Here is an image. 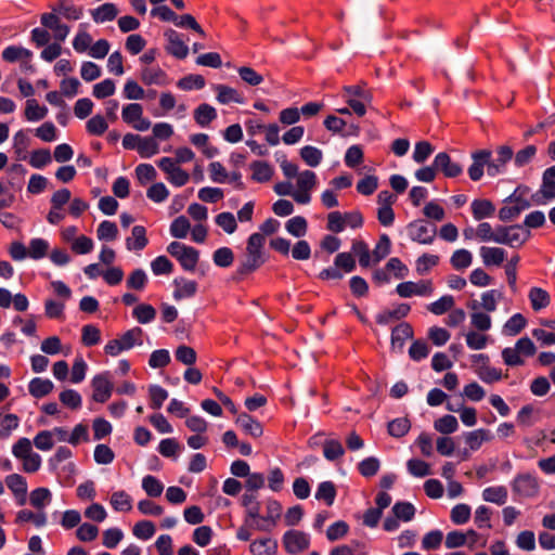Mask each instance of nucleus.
I'll return each instance as SVG.
<instances>
[{
  "label": "nucleus",
  "mask_w": 555,
  "mask_h": 555,
  "mask_svg": "<svg viewBox=\"0 0 555 555\" xmlns=\"http://www.w3.org/2000/svg\"><path fill=\"white\" fill-rule=\"evenodd\" d=\"M391 242L387 234H382L371 256L374 263L379 262L390 253Z\"/></svg>",
  "instance_id": "obj_46"
},
{
  "label": "nucleus",
  "mask_w": 555,
  "mask_h": 555,
  "mask_svg": "<svg viewBox=\"0 0 555 555\" xmlns=\"http://www.w3.org/2000/svg\"><path fill=\"white\" fill-rule=\"evenodd\" d=\"M413 336L412 326L409 323H400L397 325L391 333V345L392 347L402 348L405 340Z\"/></svg>",
  "instance_id": "obj_34"
},
{
  "label": "nucleus",
  "mask_w": 555,
  "mask_h": 555,
  "mask_svg": "<svg viewBox=\"0 0 555 555\" xmlns=\"http://www.w3.org/2000/svg\"><path fill=\"white\" fill-rule=\"evenodd\" d=\"M147 243L146 230L143 225H134L131 236L126 240V246L129 250H142Z\"/></svg>",
  "instance_id": "obj_25"
},
{
  "label": "nucleus",
  "mask_w": 555,
  "mask_h": 555,
  "mask_svg": "<svg viewBox=\"0 0 555 555\" xmlns=\"http://www.w3.org/2000/svg\"><path fill=\"white\" fill-rule=\"evenodd\" d=\"M157 166L166 173V179L175 186H183L190 179V175L171 157H162L157 160Z\"/></svg>",
  "instance_id": "obj_7"
},
{
  "label": "nucleus",
  "mask_w": 555,
  "mask_h": 555,
  "mask_svg": "<svg viewBox=\"0 0 555 555\" xmlns=\"http://www.w3.org/2000/svg\"><path fill=\"white\" fill-rule=\"evenodd\" d=\"M142 488L152 498L159 496L164 491V485L152 475H147L142 479Z\"/></svg>",
  "instance_id": "obj_55"
},
{
  "label": "nucleus",
  "mask_w": 555,
  "mask_h": 555,
  "mask_svg": "<svg viewBox=\"0 0 555 555\" xmlns=\"http://www.w3.org/2000/svg\"><path fill=\"white\" fill-rule=\"evenodd\" d=\"M476 373L478 377L487 384H492L502 379L501 370L489 366L488 363L478 366L476 369Z\"/></svg>",
  "instance_id": "obj_51"
},
{
  "label": "nucleus",
  "mask_w": 555,
  "mask_h": 555,
  "mask_svg": "<svg viewBox=\"0 0 555 555\" xmlns=\"http://www.w3.org/2000/svg\"><path fill=\"white\" fill-rule=\"evenodd\" d=\"M141 80L147 86H164L168 82L166 73L158 66L143 68L141 70Z\"/></svg>",
  "instance_id": "obj_24"
},
{
  "label": "nucleus",
  "mask_w": 555,
  "mask_h": 555,
  "mask_svg": "<svg viewBox=\"0 0 555 555\" xmlns=\"http://www.w3.org/2000/svg\"><path fill=\"white\" fill-rule=\"evenodd\" d=\"M101 340V332L100 330L92 325H85L81 330V341L85 346H94L98 345Z\"/></svg>",
  "instance_id": "obj_61"
},
{
  "label": "nucleus",
  "mask_w": 555,
  "mask_h": 555,
  "mask_svg": "<svg viewBox=\"0 0 555 555\" xmlns=\"http://www.w3.org/2000/svg\"><path fill=\"white\" fill-rule=\"evenodd\" d=\"M397 294L402 298L412 296H430L434 293V285L430 280H422L420 282H402L396 287Z\"/></svg>",
  "instance_id": "obj_9"
},
{
  "label": "nucleus",
  "mask_w": 555,
  "mask_h": 555,
  "mask_svg": "<svg viewBox=\"0 0 555 555\" xmlns=\"http://www.w3.org/2000/svg\"><path fill=\"white\" fill-rule=\"evenodd\" d=\"M492 152L490 150H477L472 153L473 163L468 167V176L473 181H479L485 173V167L488 169L489 158Z\"/></svg>",
  "instance_id": "obj_15"
},
{
  "label": "nucleus",
  "mask_w": 555,
  "mask_h": 555,
  "mask_svg": "<svg viewBox=\"0 0 555 555\" xmlns=\"http://www.w3.org/2000/svg\"><path fill=\"white\" fill-rule=\"evenodd\" d=\"M111 505L117 512H129L132 509V500L127 492L119 490L112 493Z\"/></svg>",
  "instance_id": "obj_39"
},
{
  "label": "nucleus",
  "mask_w": 555,
  "mask_h": 555,
  "mask_svg": "<svg viewBox=\"0 0 555 555\" xmlns=\"http://www.w3.org/2000/svg\"><path fill=\"white\" fill-rule=\"evenodd\" d=\"M31 52L28 49L16 46H9L2 51V57L9 63H14L18 60L30 59Z\"/></svg>",
  "instance_id": "obj_48"
},
{
  "label": "nucleus",
  "mask_w": 555,
  "mask_h": 555,
  "mask_svg": "<svg viewBox=\"0 0 555 555\" xmlns=\"http://www.w3.org/2000/svg\"><path fill=\"white\" fill-rule=\"evenodd\" d=\"M482 499L487 502L503 505L507 500V490L503 486L486 488L482 491Z\"/></svg>",
  "instance_id": "obj_41"
},
{
  "label": "nucleus",
  "mask_w": 555,
  "mask_h": 555,
  "mask_svg": "<svg viewBox=\"0 0 555 555\" xmlns=\"http://www.w3.org/2000/svg\"><path fill=\"white\" fill-rule=\"evenodd\" d=\"M408 235L413 242L429 245L435 241L437 228L424 220H415L409 223Z\"/></svg>",
  "instance_id": "obj_6"
},
{
  "label": "nucleus",
  "mask_w": 555,
  "mask_h": 555,
  "mask_svg": "<svg viewBox=\"0 0 555 555\" xmlns=\"http://www.w3.org/2000/svg\"><path fill=\"white\" fill-rule=\"evenodd\" d=\"M307 220L301 216L291 218L286 222V230L296 237L304 236L307 232Z\"/></svg>",
  "instance_id": "obj_63"
},
{
  "label": "nucleus",
  "mask_w": 555,
  "mask_h": 555,
  "mask_svg": "<svg viewBox=\"0 0 555 555\" xmlns=\"http://www.w3.org/2000/svg\"><path fill=\"white\" fill-rule=\"evenodd\" d=\"M490 430L479 428L464 435V440L472 451H477L483 442L492 440Z\"/></svg>",
  "instance_id": "obj_23"
},
{
  "label": "nucleus",
  "mask_w": 555,
  "mask_h": 555,
  "mask_svg": "<svg viewBox=\"0 0 555 555\" xmlns=\"http://www.w3.org/2000/svg\"><path fill=\"white\" fill-rule=\"evenodd\" d=\"M236 424L246 434L250 435L254 438L260 437L262 435L263 430L261 424L246 413H242L237 416Z\"/></svg>",
  "instance_id": "obj_27"
},
{
  "label": "nucleus",
  "mask_w": 555,
  "mask_h": 555,
  "mask_svg": "<svg viewBox=\"0 0 555 555\" xmlns=\"http://www.w3.org/2000/svg\"><path fill=\"white\" fill-rule=\"evenodd\" d=\"M49 243L43 238H33L27 247V256L33 259H41L47 256Z\"/></svg>",
  "instance_id": "obj_45"
},
{
  "label": "nucleus",
  "mask_w": 555,
  "mask_h": 555,
  "mask_svg": "<svg viewBox=\"0 0 555 555\" xmlns=\"http://www.w3.org/2000/svg\"><path fill=\"white\" fill-rule=\"evenodd\" d=\"M51 10L69 21H77L83 14L82 8L67 3L63 0H60L55 5H51Z\"/></svg>",
  "instance_id": "obj_32"
},
{
  "label": "nucleus",
  "mask_w": 555,
  "mask_h": 555,
  "mask_svg": "<svg viewBox=\"0 0 555 555\" xmlns=\"http://www.w3.org/2000/svg\"><path fill=\"white\" fill-rule=\"evenodd\" d=\"M86 128L92 135H102L107 130L108 124L102 115H95L87 121Z\"/></svg>",
  "instance_id": "obj_62"
},
{
  "label": "nucleus",
  "mask_w": 555,
  "mask_h": 555,
  "mask_svg": "<svg viewBox=\"0 0 555 555\" xmlns=\"http://www.w3.org/2000/svg\"><path fill=\"white\" fill-rule=\"evenodd\" d=\"M454 304V298L451 295H444L440 297L438 300L428 305L427 309L436 315H441L447 311L451 310Z\"/></svg>",
  "instance_id": "obj_53"
},
{
  "label": "nucleus",
  "mask_w": 555,
  "mask_h": 555,
  "mask_svg": "<svg viewBox=\"0 0 555 555\" xmlns=\"http://www.w3.org/2000/svg\"><path fill=\"white\" fill-rule=\"evenodd\" d=\"M92 41L91 35L86 30V25L81 24L73 40V48L78 53H85L90 50Z\"/></svg>",
  "instance_id": "obj_38"
},
{
  "label": "nucleus",
  "mask_w": 555,
  "mask_h": 555,
  "mask_svg": "<svg viewBox=\"0 0 555 555\" xmlns=\"http://www.w3.org/2000/svg\"><path fill=\"white\" fill-rule=\"evenodd\" d=\"M40 22L47 29L52 30L55 41L63 42L69 34V27L61 22L59 14L53 10L43 13Z\"/></svg>",
  "instance_id": "obj_13"
},
{
  "label": "nucleus",
  "mask_w": 555,
  "mask_h": 555,
  "mask_svg": "<svg viewBox=\"0 0 555 555\" xmlns=\"http://www.w3.org/2000/svg\"><path fill=\"white\" fill-rule=\"evenodd\" d=\"M217 118V111L214 106L203 103L194 109V120L201 127H207Z\"/></svg>",
  "instance_id": "obj_30"
},
{
  "label": "nucleus",
  "mask_w": 555,
  "mask_h": 555,
  "mask_svg": "<svg viewBox=\"0 0 555 555\" xmlns=\"http://www.w3.org/2000/svg\"><path fill=\"white\" fill-rule=\"evenodd\" d=\"M434 167L441 171L447 178H456L463 172L462 166L453 162L446 152H440L435 156Z\"/></svg>",
  "instance_id": "obj_17"
},
{
  "label": "nucleus",
  "mask_w": 555,
  "mask_h": 555,
  "mask_svg": "<svg viewBox=\"0 0 555 555\" xmlns=\"http://www.w3.org/2000/svg\"><path fill=\"white\" fill-rule=\"evenodd\" d=\"M96 235L101 241H114L118 235L117 225L112 221L104 220L99 224Z\"/></svg>",
  "instance_id": "obj_56"
},
{
  "label": "nucleus",
  "mask_w": 555,
  "mask_h": 555,
  "mask_svg": "<svg viewBox=\"0 0 555 555\" xmlns=\"http://www.w3.org/2000/svg\"><path fill=\"white\" fill-rule=\"evenodd\" d=\"M530 236V232L519 224L499 225V237L496 244L507 245L509 247L521 246Z\"/></svg>",
  "instance_id": "obj_5"
},
{
  "label": "nucleus",
  "mask_w": 555,
  "mask_h": 555,
  "mask_svg": "<svg viewBox=\"0 0 555 555\" xmlns=\"http://www.w3.org/2000/svg\"><path fill=\"white\" fill-rule=\"evenodd\" d=\"M494 211V205L488 199H475L472 203V212L476 220H482L491 217Z\"/></svg>",
  "instance_id": "obj_35"
},
{
  "label": "nucleus",
  "mask_w": 555,
  "mask_h": 555,
  "mask_svg": "<svg viewBox=\"0 0 555 555\" xmlns=\"http://www.w3.org/2000/svg\"><path fill=\"white\" fill-rule=\"evenodd\" d=\"M351 250L358 256L361 267L366 268L370 266L372 256L365 242L353 241Z\"/></svg>",
  "instance_id": "obj_57"
},
{
  "label": "nucleus",
  "mask_w": 555,
  "mask_h": 555,
  "mask_svg": "<svg viewBox=\"0 0 555 555\" xmlns=\"http://www.w3.org/2000/svg\"><path fill=\"white\" fill-rule=\"evenodd\" d=\"M176 289L173 297L176 299L193 297L197 292V283L195 281L186 280L184 278L175 280Z\"/></svg>",
  "instance_id": "obj_29"
},
{
  "label": "nucleus",
  "mask_w": 555,
  "mask_h": 555,
  "mask_svg": "<svg viewBox=\"0 0 555 555\" xmlns=\"http://www.w3.org/2000/svg\"><path fill=\"white\" fill-rule=\"evenodd\" d=\"M278 548V541L269 537L256 539L249 544L251 555H276Z\"/></svg>",
  "instance_id": "obj_19"
},
{
  "label": "nucleus",
  "mask_w": 555,
  "mask_h": 555,
  "mask_svg": "<svg viewBox=\"0 0 555 555\" xmlns=\"http://www.w3.org/2000/svg\"><path fill=\"white\" fill-rule=\"evenodd\" d=\"M473 255L467 249H457L451 256L450 262L456 270H463L472 264Z\"/></svg>",
  "instance_id": "obj_50"
},
{
  "label": "nucleus",
  "mask_w": 555,
  "mask_h": 555,
  "mask_svg": "<svg viewBox=\"0 0 555 555\" xmlns=\"http://www.w3.org/2000/svg\"><path fill=\"white\" fill-rule=\"evenodd\" d=\"M300 156L304 162L310 167H317L322 160L321 150L307 145L300 150Z\"/></svg>",
  "instance_id": "obj_60"
},
{
  "label": "nucleus",
  "mask_w": 555,
  "mask_h": 555,
  "mask_svg": "<svg viewBox=\"0 0 555 555\" xmlns=\"http://www.w3.org/2000/svg\"><path fill=\"white\" fill-rule=\"evenodd\" d=\"M5 485L12 492L18 505H24L27 501V481L26 478L20 474H11L5 477Z\"/></svg>",
  "instance_id": "obj_16"
},
{
  "label": "nucleus",
  "mask_w": 555,
  "mask_h": 555,
  "mask_svg": "<svg viewBox=\"0 0 555 555\" xmlns=\"http://www.w3.org/2000/svg\"><path fill=\"white\" fill-rule=\"evenodd\" d=\"M143 345V331L141 327H132L125 332L118 338L109 340L105 347L104 352L111 357H117L124 351L130 350L134 346Z\"/></svg>",
  "instance_id": "obj_2"
},
{
  "label": "nucleus",
  "mask_w": 555,
  "mask_h": 555,
  "mask_svg": "<svg viewBox=\"0 0 555 555\" xmlns=\"http://www.w3.org/2000/svg\"><path fill=\"white\" fill-rule=\"evenodd\" d=\"M283 546L291 555H298L310 546V537L304 531L288 530L283 534Z\"/></svg>",
  "instance_id": "obj_8"
},
{
  "label": "nucleus",
  "mask_w": 555,
  "mask_h": 555,
  "mask_svg": "<svg viewBox=\"0 0 555 555\" xmlns=\"http://www.w3.org/2000/svg\"><path fill=\"white\" fill-rule=\"evenodd\" d=\"M132 314L139 323L146 324L155 319L156 310L151 305L141 304L133 309Z\"/></svg>",
  "instance_id": "obj_58"
},
{
  "label": "nucleus",
  "mask_w": 555,
  "mask_h": 555,
  "mask_svg": "<svg viewBox=\"0 0 555 555\" xmlns=\"http://www.w3.org/2000/svg\"><path fill=\"white\" fill-rule=\"evenodd\" d=\"M159 152V144L153 137H141L138 153L143 158H150Z\"/></svg>",
  "instance_id": "obj_47"
},
{
  "label": "nucleus",
  "mask_w": 555,
  "mask_h": 555,
  "mask_svg": "<svg viewBox=\"0 0 555 555\" xmlns=\"http://www.w3.org/2000/svg\"><path fill=\"white\" fill-rule=\"evenodd\" d=\"M411 310L409 304H399L392 310H385L376 315V322L382 325H387L395 320L405 318Z\"/></svg>",
  "instance_id": "obj_22"
},
{
  "label": "nucleus",
  "mask_w": 555,
  "mask_h": 555,
  "mask_svg": "<svg viewBox=\"0 0 555 555\" xmlns=\"http://www.w3.org/2000/svg\"><path fill=\"white\" fill-rule=\"evenodd\" d=\"M513 491L518 495L531 498L539 492V482L531 474H519L512 483Z\"/></svg>",
  "instance_id": "obj_14"
},
{
  "label": "nucleus",
  "mask_w": 555,
  "mask_h": 555,
  "mask_svg": "<svg viewBox=\"0 0 555 555\" xmlns=\"http://www.w3.org/2000/svg\"><path fill=\"white\" fill-rule=\"evenodd\" d=\"M167 251L180 262L185 271L195 270L199 253L194 247L186 246L180 242H171L167 247Z\"/></svg>",
  "instance_id": "obj_3"
},
{
  "label": "nucleus",
  "mask_w": 555,
  "mask_h": 555,
  "mask_svg": "<svg viewBox=\"0 0 555 555\" xmlns=\"http://www.w3.org/2000/svg\"><path fill=\"white\" fill-rule=\"evenodd\" d=\"M528 297L534 311L546 308L551 302L550 294L541 287H531Z\"/></svg>",
  "instance_id": "obj_31"
},
{
  "label": "nucleus",
  "mask_w": 555,
  "mask_h": 555,
  "mask_svg": "<svg viewBox=\"0 0 555 555\" xmlns=\"http://www.w3.org/2000/svg\"><path fill=\"white\" fill-rule=\"evenodd\" d=\"M434 428L443 435H450L457 430L459 422L455 416L448 414L436 420Z\"/></svg>",
  "instance_id": "obj_44"
},
{
  "label": "nucleus",
  "mask_w": 555,
  "mask_h": 555,
  "mask_svg": "<svg viewBox=\"0 0 555 555\" xmlns=\"http://www.w3.org/2000/svg\"><path fill=\"white\" fill-rule=\"evenodd\" d=\"M539 194H541L544 199L555 198V166L547 168L543 172Z\"/></svg>",
  "instance_id": "obj_26"
},
{
  "label": "nucleus",
  "mask_w": 555,
  "mask_h": 555,
  "mask_svg": "<svg viewBox=\"0 0 555 555\" xmlns=\"http://www.w3.org/2000/svg\"><path fill=\"white\" fill-rule=\"evenodd\" d=\"M296 180L294 201L298 204H309L311 192L317 185V175L311 170L301 171Z\"/></svg>",
  "instance_id": "obj_4"
},
{
  "label": "nucleus",
  "mask_w": 555,
  "mask_h": 555,
  "mask_svg": "<svg viewBox=\"0 0 555 555\" xmlns=\"http://www.w3.org/2000/svg\"><path fill=\"white\" fill-rule=\"evenodd\" d=\"M132 532L138 539L149 540L155 533V526L150 520H141L133 526Z\"/></svg>",
  "instance_id": "obj_64"
},
{
  "label": "nucleus",
  "mask_w": 555,
  "mask_h": 555,
  "mask_svg": "<svg viewBox=\"0 0 555 555\" xmlns=\"http://www.w3.org/2000/svg\"><path fill=\"white\" fill-rule=\"evenodd\" d=\"M48 114L46 106H40L35 99L26 101L25 117L29 121H38L43 119Z\"/></svg>",
  "instance_id": "obj_43"
},
{
  "label": "nucleus",
  "mask_w": 555,
  "mask_h": 555,
  "mask_svg": "<svg viewBox=\"0 0 555 555\" xmlns=\"http://www.w3.org/2000/svg\"><path fill=\"white\" fill-rule=\"evenodd\" d=\"M336 498V487L332 481H323L319 485L315 492V499L324 501L327 506H332Z\"/></svg>",
  "instance_id": "obj_42"
},
{
  "label": "nucleus",
  "mask_w": 555,
  "mask_h": 555,
  "mask_svg": "<svg viewBox=\"0 0 555 555\" xmlns=\"http://www.w3.org/2000/svg\"><path fill=\"white\" fill-rule=\"evenodd\" d=\"M282 506L275 500L267 502V515L256 522L255 528L259 531H270L275 527L278 519L281 516Z\"/></svg>",
  "instance_id": "obj_18"
},
{
  "label": "nucleus",
  "mask_w": 555,
  "mask_h": 555,
  "mask_svg": "<svg viewBox=\"0 0 555 555\" xmlns=\"http://www.w3.org/2000/svg\"><path fill=\"white\" fill-rule=\"evenodd\" d=\"M513 149L508 145H501L496 149V156L489 158L488 176L495 177L505 171L507 163L513 158Z\"/></svg>",
  "instance_id": "obj_12"
},
{
  "label": "nucleus",
  "mask_w": 555,
  "mask_h": 555,
  "mask_svg": "<svg viewBox=\"0 0 555 555\" xmlns=\"http://www.w3.org/2000/svg\"><path fill=\"white\" fill-rule=\"evenodd\" d=\"M250 169L253 170L251 179L260 183L269 181L273 176L272 167L266 162H254L250 164Z\"/></svg>",
  "instance_id": "obj_37"
},
{
  "label": "nucleus",
  "mask_w": 555,
  "mask_h": 555,
  "mask_svg": "<svg viewBox=\"0 0 555 555\" xmlns=\"http://www.w3.org/2000/svg\"><path fill=\"white\" fill-rule=\"evenodd\" d=\"M392 513L398 519L403 521H410L413 519L415 515V508L413 504L409 502H397L392 506Z\"/></svg>",
  "instance_id": "obj_59"
},
{
  "label": "nucleus",
  "mask_w": 555,
  "mask_h": 555,
  "mask_svg": "<svg viewBox=\"0 0 555 555\" xmlns=\"http://www.w3.org/2000/svg\"><path fill=\"white\" fill-rule=\"evenodd\" d=\"M165 36L168 40V44L166 48L167 52L176 56L177 59H185L189 53V48L183 42L180 35L177 31L170 29L165 34Z\"/></svg>",
  "instance_id": "obj_20"
},
{
  "label": "nucleus",
  "mask_w": 555,
  "mask_h": 555,
  "mask_svg": "<svg viewBox=\"0 0 555 555\" xmlns=\"http://www.w3.org/2000/svg\"><path fill=\"white\" fill-rule=\"evenodd\" d=\"M527 320L521 313H515L504 324V332L509 336H516L526 326Z\"/></svg>",
  "instance_id": "obj_49"
},
{
  "label": "nucleus",
  "mask_w": 555,
  "mask_h": 555,
  "mask_svg": "<svg viewBox=\"0 0 555 555\" xmlns=\"http://www.w3.org/2000/svg\"><path fill=\"white\" fill-rule=\"evenodd\" d=\"M344 96L349 107L360 117L366 113V107L371 105L373 95L365 88V83L361 82L354 86H345L343 88Z\"/></svg>",
  "instance_id": "obj_1"
},
{
  "label": "nucleus",
  "mask_w": 555,
  "mask_h": 555,
  "mask_svg": "<svg viewBox=\"0 0 555 555\" xmlns=\"http://www.w3.org/2000/svg\"><path fill=\"white\" fill-rule=\"evenodd\" d=\"M519 189H517L509 197L508 202L509 205L503 206L499 210V218L502 221H511L517 218L520 212L525 209H528L530 207V202L522 197L521 195H518Z\"/></svg>",
  "instance_id": "obj_11"
},
{
  "label": "nucleus",
  "mask_w": 555,
  "mask_h": 555,
  "mask_svg": "<svg viewBox=\"0 0 555 555\" xmlns=\"http://www.w3.org/2000/svg\"><path fill=\"white\" fill-rule=\"evenodd\" d=\"M91 387L93 390L92 399L100 403L106 402L111 398L114 389L111 373L103 372L95 375L91 380Z\"/></svg>",
  "instance_id": "obj_10"
},
{
  "label": "nucleus",
  "mask_w": 555,
  "mask_h": 555,
  "mask_svg": "<svg viewBox=\"0 0 555 555\" xmlns=\"http://www.w3.org/2000/svg\"><path fill=\"white\" fill-rule=\"evenodd\" d=\"M53 388L54 385L50 379H43L40 377L33 378L28 385L29 393L35 398H42L49 395Z\"/></svg>",
  "instance_id": "obj_33"
},
{
  "label": "nucleus",
  "mask_w": 555,
  "mask_h": 555,
  "mask_svg": "<svg viewBox=\"0 0 555 555\" xmlns=\"http://www.w3.org/2000/svg\"><path fill=\"white\" fill-rule=\"evenodd\" d=\"M479 253L486 267H499L504 262L507 256L506 250L501 247L481 246Z\"/></svg>",
  "instance_id": "obj_21"
},
{
  "label": "nucleus",
  "mask_w": 555,
  "mask_h": 555,
  "mask_svg": "<svg viewBox=\"0 0 555 555\" xmlns=\"http://www.w3.org/2000/svg\"><path fill=\"white\" fill-rule=\"evenodd\" d=\"M191 230L190 221L185 216H179L170 224V234L176 238H184Z\"/></svg>",
  "instance_id": "obj_52"
},
{
  "label": "nucleus",
  "mask_w": 555,
  "mask_h": 555,
  "mask_svg": "<svg viewBox=\"0 0 555 555\" xmlns=\"http://www.w3.org/2000/svg\"><path fill=\"white\" fill-rule=\"evenodd\" d=\"M178 88L189 91V90H199L205 87V78L202 75L191 74L183 78H181L177 82Z\"/></svg>",
  "instance_id": "obj_54"
},
{
  "label": "nucleus",
  "mask_w": 555,
  "mask_h": 555,
  "mask_svg": "<svg viewBox=\"0 0 555 555\" xmlns=\"http://www.w3.org/2000/svg\"><path fill=\"white\" fill-rule=\"evenodd\" d=\"M215 91L217 92V100L221 104H228L231 102L242 103L243 99L241 94L233 88L225 85H217L215 86Z\"/></svg>",
  "instance_id": "obj_36"
},
{
  "label": "nucleus",
  "mask_w": 555,
  "mask_h": 555,
  "mask_svg": "<svg viewBox=\"0 0 555 555\" xmlns=\"http://www.w3.org/2000/svg\"><path fill=\"white\" fill-rule=\"evenodd\" d=\"M52 500V493L48 488L40 487L34 489L29 494V503L37 511L44 509Z\"/></svg>",
  "instance_id": "obj_28"
},
{
  "label": "nucleus",
  "mask_w": 555,
  "mask_h": 555,
  "mask_svg": "<svg viewBox=\"0 0 555 555\" xmlns=\"http://www.w3.org/2000/svg\"><path fill=\"white\" fill-rule=\"evenodd\" d=\"M117 8L113 3H104L91 12L94 22L104 23L117 16Z\"/></svg>",
  "instance_id": "obj_40"
}]
</instances>
